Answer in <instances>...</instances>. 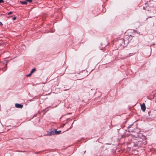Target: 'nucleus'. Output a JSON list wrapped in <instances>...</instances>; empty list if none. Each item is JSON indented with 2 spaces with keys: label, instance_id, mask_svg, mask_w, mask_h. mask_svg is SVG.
Here are the masks:
<instances>
[{
  "label": "nucleus",
  "instance_id": "obj_16",
  "mask_svg": "<svg viewBox=\"0 0 156 156\" xmlns=\"http://www.w3.org/2000/svg\"><path fill=\"white\" fill-rule=\"evenodd\" d=\"M0 24L1 25H3V24L1 22H0Z\"/></svg>",
  "mask_w": 156,
  "mask_h": 156
},
{
  "label": "nucleus",
  "instance_id": "obj_3",
  "mask_svg": "<svg viewBox=\"0 0 156 156\" xmlns=\"http://www.w3.org/2000/svg\"><path fill=\"white\" fill-rule=\"evenodd\" d=\"M141 109L143 112H144L146 109V106L144 103H143L141 105Z\"/></svg>",
  "mask_w": 156,
  "mask_h": 156
},
{
  "label": "nucleus",
  "instance_id": "obj_17",
  "mask_svg": "<svg viewBox=\"0 0 156 156\" xmlns=\"http://www.w3.org/2000/svg\"><path fill=\"white\" fill-rule=\"evenodd\" d=\"M155 102H156V96L155 97Z\"/></svg>",
  "mask_w": 156,
  "mask_h": 156
},
{
  "label": "nucleus",
  "instance_id": "obj_11",
  "mask_svg": "<svg viewBox=\"0 0 156 156\" xmlns=\"http://www.w3.org/2000/svg\"><path fill=\"white\" fill-rule=\"evenodd\" d=\"M4 2V1L3 0H0V3H3Z\"/></svg>",
  "mask_w": 156,
  "mask_h": 156
},
{
  "label": "nucleus",
  "instance_id": "obj_18",
  "mask_svg": "<svg viewBox=\"0 0 156 156\" xmlns=\"http://www.w3.org/2000/svg\"><path fill=\"white\" fill-rule=\"evenodd\" d=\"M45 110H46V111L48 110V108H46L45 109Z\"/></svg>",
  "mask_w": 156,
  "mask_h": 156
},
{
  "label": "nucleus",
  "instance_id": "obj_8",
  "mask_svg": "<svg viewBox=\"0 0 156 156\" xmlns=\"http://www.w3.org/2000/svg\"><path fill=\"white\" fill-rule=\"evenodd\" d=\"M56 132V134H60V133L61 132V131H55Z\"/></svg>",
  "mask_w": 156,
  "mask_h": 156
},
{
  "label": "nucleus",
  "instance_id": "obj_12",
  "mask_svg": "<svg viewBox=\"0 0 156 156\" xmlns=\"http://www.w3.org/2000/svg\"><path fill=\"white\" fill-rule=\"evenodd\" d=\"M74 121H75V120H74ZM74 122H73V123H72V124L71 126L70 127V128H69V129H71L73 127V123H74Z\"/></svg>",
  "mask_w": 156,
  "mask_h": 156
},
{
  "label": "nucleus",
  "instance_id": "obj_7",
  "mask_svg": "<svg viewBox=\"0 0 156 156\" xmlns=\"http://www.w3.org/2000/svg\"><path fill=\"white\" fill-rule=\"evenodd\" d=\"M36 70V69L35 68H34L33 69H32L31 70V71L30 72V73H33Z\"/></svg>",
  "mask_w": 156,
  "mask_h": 156
},
{
  "label": "nucleus",
  "instance_id": "obj_6",
  "mask_svg": "<svg viewBox=\"0 0 156 156\" xmlns=\"http://www.w3.org/2000/svg\"><path fill=\"white\" fill-rule=\"evenodd\" d=\"M20 2L22 5H26L27 4V2L26 1H20Z\"/></svg>",
  "mask_w": 156,
  "mask_h": 156
},
{
  "label": "nucleus",
  "instance_id": "obj_13",
  "mask_svg": "<svg viewBox=\"0 0 156 156\" xmlns=\"http://www.w3.org/2000/svg\"><path fill=\"white\" fill-rule=\"evenodd\" d=\"M12 12H10L8 13V15H10L12 14Z\"/></svg>",
  "mask_w": 156,
  "mask_h": 156
},
{
  "label": "nucleus",
  "instance_id": "obj_15",
  "mask_svg": "<svg viewBox=\"0 0 156 156\" xmlns=\"http://www.w3.org/2000/svg\"><path fill=\"white\" fill-rule=\"evenodd\" d=\"M143 9L144 10H146V8L144 7H143Z\"/></svg>",
  "mask_w": 156,
  "mask_h": 156
},
{
  "label": "nucleus",
  "instance_id": "obj_5",
  "mask_svg": "<svg viewBox=\"0 0 156 156\" xmlns=\"http://www.w3.org/2000/svg\"><path fill=\"white\" fill-rule=\"evenodd\" d=\"M55 134H56L55 131L52 130V131H51L49 132L48 134L49 135V136H51V135Z\"/></svg>",
  "mask_w": 156,
  "mask_h": 156
},
{
  "label": "nucleus",
  "instance_id": "obj_1",
  "mask_svg": "<svg viewBox=\"0 0 156 156\" xmlns=\"http://www.w3.org/2000/svg\"><path fill=\"white\" fill-rule=\"evenodd\" d=\"M125 39L121 38L118 40L116 44L117 46L120 49H122L126 47L129 43V40L127 39L129 37V36H126Z\"/></svg>",
  "mask_w": 156,
  "mask_h": 156
},
{
  "label": "nucleus",
  "instance_id": "obj_19",
  "mask_svg": "<svg viewBox=\"0 0 156 156\" xmlns=\"http://www.w3.org/2000/svg\"><path fill=\"white\" fill-rule=\"evenodd\" d=\"M0 133H1L0 132Z\"/></svg>",
  "mask_w": 156,
  "mask_h": 156
},
{
  "label": "nucleus",
  "instance_id": "obj_2",
  "mask_svg": "<svg viewBox=\"0 0 156 156\" xmlns=\"http://www.w3.org/2000/svg\"><path fill=\"white\" fill-rule=\"evenodd\" d=\"M142 142L141 141H138L136 142V143H133V146L135 147L136 149H137L139 147H141Z\"/></svg>",
  "mask_w": 156,
  "mask_h": 156
},
{
  "label": "nucleus",
  "instance_id": "obj_14",
  "mask_svg": "<svg viewBox=\"0 0 156 156\" xmlns=\"http://www.w3.org/2000/svg\"><path fill=\"white\" fill-rule=\"evenodd\" d=\"M12 19H13V20H16V17H13V18Z\"/></svg>",
  "mask_w": 156,
  "mask_h": 156
},
{
  "label": "nucleus",
  "instance_id": "obj_10",
  "mask_svg": "<svg viewBox=\"0 0 156 156\" xmlns=\"http://www.w3.org/2000/svg\"><path fill=\"white\" fill-rule=\"evenodd\" d=\"M31 74H32V73H30V74H29L28 75H27V77H29V76H30L31 75Z\"/></svg>",
  "mask_w": 156,
  "mask_h": 156
},
{
  "label": "nucleus",
  "instance_id": "obj_4",
  "mask_svg": "<svg viewBox=\"0 0 156 156\" xmlns=\"http://www.w3.org/2000/svg\"><path fill=\"white\" fill-rule=\"evenodd\" d=\"M15 106L16 108H22L23 107V105H22L18 103L15 104Z\"/></svg>",
  "mask_w": 156,
  "mask_h": 156
},
{
  "label": "nucleus",
  "instance_id": "obj_9",
  "mask_svg": "<svg viewBox=\"0 0 156 156\" xmlns=\"http://www.w3.org/2000/svg\"><path fill=\"white\" fill-rule=\"evenodd\" d=\"M27 2H27H29V3H30L32 2V0H25Z\"/></svg>",
  "mask_w": 156,
  "mask_h": 156
}]
</instances>
